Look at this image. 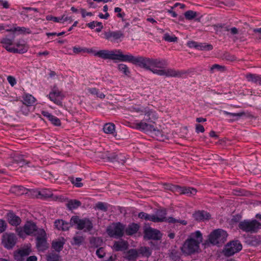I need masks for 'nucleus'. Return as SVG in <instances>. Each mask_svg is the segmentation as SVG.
<instances>
[{
  "mask_svg": "<svg viewBox=\"0 0 261 261\" xmlns=\"http://www.w3.org/2000/svg\"><path fill=\"white\" fill-rule=\"evenodd\" d=\"M123 62L132 63L156 74L157 71H162L168 64L166 60L164 59L134 56L128 53L124 54Z\"/></svg>",
  "mask_w": 261,
  "mask_h": 261,
  "instance_id": "f257e3e1",
  "label": "nucleus"
},
{
  "mask_svg": "<svg viewBox=\"0 0 261 261\" xmlns=\"http://www.w3.org/2000/svg\"><path fill=\"white\" fill-rule=\"evenodd\" d=\"M202 240V234L199 230L191 233L180 248L182 253L190 255L198 252Z\"/></svg>",
  "mask_w": 261,
  "mask_h": 261,
  "instance_id": "f03ea898",
  "label": "nucleus"
},
{
  "mask_svg": "<svg viewBox=\"0 0 261 261\" xmlns=\"http://www.w3.org/2000/svg\"><path fill=\"white\" fill-rule=\"evenodd\" d=\"M144 118L142 121H135V127L145 132H152L155 130L153 125L154 121L158 119V116L155 111L152 110L145 109L144 111Z\"/></svg>",
  "mask_w": 261,
  "mask_h": 261,
  "instance_id": "7ed1b4c3",
  "label": "nucleus"
},
{
  "mask_svg": "<svg viewBox=\"0 0 261 261\" xmlns=\"http://www.w3.org/2000/svg\"><path fill=\"white\" fill-rule=\"evenodd\" d=\"M85 53L93 55L95 57L100 58L104 60H111L123 62L124 54L121 49H114L112 50L101 49L96 51L92 48L86 47Z\"/></svg>",
  "mask_w": 261,
  "mask_h": 261,
  "instance_id": "20e7f679",
  "label": "nucleus"
},
{
  "mask_svg": "<svg viewBox=\"0 0 261 261\" xmlns=\"http://www.w3.org/2000/svg\"><path fill=\"white\" fill-rule=\"evenodd\" d=\"M70 224L71 226H75L76 229L83 230L84 232L90 231L93 228V224L89 219L86 218L80 219L76 216L71 217Z\"/></svg>",
  "mask_w": 261,
  "mask_h": 261,
  "instance_id": "39448f33",
  "label": "nucleus"
},
{
  "mask_svg": "<svg viewBox=\"0 0 261 261\" xmlns=\"http://www.w3.org/2000/svg\"><path fill=\"white\" fill-rule=\"evenodd\" d=\"M167 212L166 209L159 210L155 214L152 216V221L153 222H167L169 223L175 224L177 223H180L184 225H186L187 222L185 220H180L176 219L173 217H166Z\"/></svg>",
  "mask_w": 261,
  "mask_h": 261,
  "instance_id": "423d86ee",
  "label": "nucleus"
},
{
  "mask_svg": "<svg viewBox=\"0 0 261 261\" xmlns=\"http://www.w3.org/2000/svg\"><path fill=\"white\" fill-rule=\"evenodd\" d=\"M239 228L246 232L256 233L261 229V223L256 220H244L239 224Z\"/></svg>",
  "mask_w": 261,
  "mask_h": 261,
  "instance_id": "0eeeda50",
  "label": "nucleus"
},
{
  "mask_svg": "<svg viewBox=\"0 0 261 261\" xmlns=\"http://www.w3.org/2000/svg\"><path fill=\"white\" fill-rule=\"evenodd\" d=\"M227 237L226 231L218 229L214 230L209 236L210 242L214 245L223 244L226 241Z\"/></svg>",
  "mask_w": 261,
  "mask_h": 261,
  "instance_id": "6e6552de",
  "label": "nucleus"
},
{
  "mask_svg": "<svg viewBox=\"0 0 261 261\" xmlns=\"http://www.w3.org/2000/svg\"><path fill=\"white\" fill-rule=\"evenodd\" d=\"M39 229L35 223L29 221L25 223L23 227L17 228L16 231L19 237H23L24 234L35 236Z\"/></svg>",
  "mask_w": 261,
  "mask_h": 261,
  "instance_id": "1a4fd4ad",
  "label": "nucleus"
},
{
  "mask_svg": "<svg viewBox=\"0 0 261 261\" xmlns=\"http://www.w3.org/2000/svg\"><path fill=\"white\" fill-rule=\"evenodd\" d=\"M36 238V247L39 251L45 250L48 246L46 241V234L43 229H39L37 233L35 234Z\"/></svg>",
  "mask_w": 261,
  "mask_h": 261,
  "instance_id": "9d476101",
  "label": "nucleus"
},
{
  "mask_svg": "<svg viewBox=\"0 0 261 261\" xmlns=\"http://www.w3.org/2000/svg\"><path fill=\"white\" fill-rule=\"evenodd\" d=\"M124 230V226L120 223H117L109 226L107 232L110 237L118 238L123 236Z\"/></svg>",
  "mask_w": 261,
  "mask_h": 261,
  "instance_id": "9b49d317",
  "label": "nucleus"
},
{
  "mask_svg": "<svg viewBox=\"0 0 261 261\" xmlns=\"http://www.w3.org/2000/svg\"><path fill=\"white\" fill-rule=\"evenodd\" d=\"M242 246L239 241H233L227 244L223 252L225 256H230L241 250Z\"/></svg>",
  "mask_w": 261,
  "mask_h": 261,
  "instance_id": "f8f14e48",
  "label": "nucleus"
},
{
  "mask_svg": "<svg viewBox=\"0 0 261 261\" xmlns=\"http://www.w3.org/2000/svg\"><path fill=\"white\" fill-rule=\"evenodd\" d=\"M17 238L13 233H5L2 239V243L7 249H11L15 245Z\"/></svg>",
  "mask_w": 261,
  "mask_h": 261,
  "instance_id": "ddd939ff",
  "label": "nucleus"
},
{
  "mask_svg": "<svg viewBox=\"0 0 261 261\" xmlns=\"http://www.w3.org/2000/svg\"><path fill=\"white\" fill-rule=\"evenodd\" d=\"M38 195L40 196V198L42 199L51 198L55 201L60 202H63L65 200L64 196L54 195L49 189H43L39 191Z\"/></svg>",
  "mask_w": 261,
  "mask_h": 261,
  "instance_id": "4468645a",
  "label": "nucleus"
},
{
  "mask_svg": "<svg viewBox=\"0 0 261 261\" xmlns=\"http://www.w3.org/2000/svg\"><path fill=\"white\" fill-rule=\"evenodd\" d=\"M144 237L149 240H159L162 237V233L157 229L148 228L144 231Z\"/></svg>",
  "mask_w": 261,
  "mask_h": 261,
  "instance_id": "2eb2a0df",
  "label": "nucleus"
},
{
  "mask_svg": "<svg viewBox=\"0 0 261 261\" xmlns=\"http://www.w3.org/2000/svg\"><path fill=\"white\" fill-rule=\"evenodd\" d=\"M173 190H174L180 194H186L189 196L194 195L197 193V190L195 188L180 187L178 186H173Z\"/></svg>",
  "mask_w": 261,
  "mask_h": 261,
  "instance_id": "dca6fc26",
  "label": "nucleus"
},
{
  "mask_svg": "<svg viewBox=\"0 0 261 261\" xmlns=\"http://www.w3.org/2000/svg\"><path fill=\"white\" fill-rule=\"evenodd\" d=\"M105 38L111 41H117L124 37V34L121 31L105 32Z\"/></svg>",
  "mask_w": 261,
  "mask_h": 261,
  "instance_id": "f3484780",
  "label": "nucleus"
},
{
  "mask_svg": "<svg viewBox=\"0 0 261 261\" xmlns=\"http://www.w3.org/2000/svg\"><path fill=\"white\" fill-rule=\"evenodd\" d=\"M15 44L16 47H14V49L17 51H13V53L22 54L26 53L28 50L29 47L23 40H18Z\"/></svg>",
  "mask_w": 261,
  "mask_h": 261,
  "instance_id": "a211bd4d",
  "label": "nucleus"
},
{
  "mask_svg": "<svg viewBox=\"0 0 261 261\" xmlns=\"http://www.w3.org/2000/svg\"><path fill=\"white\" fill-rule=\"evenodd\" d=\"M156 73L158 75L166 76L167 77H176L180 75V74L178 71L170 68L165 69L164 68L162 70V71H158Z\"/></svg>",
  "mask_w": 261,
  "mask_h": 261,
  "instance_id": "6ab92c4d",
  "label": "nucleus"
},
{
  "mask_svg": "<svg viewBox=\"0 0 261 261\" xmlns=\"http://www.w3.org/2000/svg\"><path fill=\"white\" fill-rule=\"evenodd\" d=\"M29 249H22L16 251L14 253V259L17 261H24L25 257L29 255Z\"/></svg>",
  "mask_w": 261,
  "mask_h": 261,
  "instance_id": "aec40b11",
  "label": "nucleus"
},
{
  "mask_svg": "<svg viewBox=\"0 0 261 261\" xmlns=\"http://www.w3.org/2000/svg\"><path fill=\"white\" fill-rule=\"evenodd\" d=\"M214 30L216 34L219 36H222L225 34L226 32H228L229 27L225 24L218 23L213 25Z\"/></svg>",
  "mask_w": 261,
  "mask_h": 261,
  "instance_id": "412c9836",
  "label": "nucleus"
},
{
  "mask_svg": "<svg viewBox=\"0 0 261 261\" xmlns=\"http://www.w3.org/2000/svg\"><path fill=\"white\" fill-rule=\"evenodd\" d=\"M193 216L196 221H198L208 220L211 217L210 214L204 211H198L196 212L193 214Z\"/></svg>",
  "mask_w": 261,
  "mask_h": 261,
  "instance_id": "4be33fe9",
  "label": "nucleus"
},
{
  "mask_svg": "<svg viewBox=\"0 0 261 261\" xmlns=\"http://www.w3.org/2000/svg\"><path fill=\"white\" fill-rule=\"evenodd\" d=\"M7 218L9 223L12 226H17L21 223V219L13 212L8 213Z\"/></svg>",
  "mask_w": 261,
  "mask_h": 261,
  "instance_id": "5701e85b",
  "label": "nucleus"
},
{
  "mask_svg": "<svg viewBox=\"0 0 261 261\" xmlns=\"http://www.w3.org/2000/svg\"><path fill=\"white\" fill-rule=\"evenodd\" d=\"M187 45L189 47L195 48L200 50H203L204 49L211 50L213 48V46L211 45H205L202 43L198 44L197 42L195 41H189L187 43Z\"/></svg>",
  "mask_w": 261,
  "mask_h": 261,
  "instance_id": "b1692460",
  "label": "nucleus"
},
{
  "mask_svg": "<svg viewBox=\"0 0 261 261\" xmlns=\"http://www.w3.org/2000/svg\"><path fill=\"white\" fill-rule=\"evenodd\" d=\"M128 244L123 240H120L115 242L113 246V249L116 251H124L127 249Z\"/></svg>",
  "mask_w": 261,
  "mask_h": 261,
  "instance_id": "393cba45",
  "label": "nucleus"
},
{
  "mask_svg": "<svg viewBox=\"0 0 261 261\" xmlns=\"http://www.w3.org/2000/svg\"><path fill=\"white\" fill-rule=\"evenodd\" d=\"M13 41L12 39L8 38H3L1 42L2 46L10 53H12L15 51H16V50L14 49V47L10 46L13 44Z\"/></svg>",
  "mask_w": 261,
  "mask_h": 261,
  "instance_id": "a878e982",
  "label": "nucleus"
},
{
  "mask_svg": "<svg viewBox=\"0 0 261 261\" xmlns=\"http://www.w3.org/2000/svg\"><path fill=\"white\" fill-rule=\"evenodd\" d=\"M247 81L261 85V75L249 73L246 74Z\"/></svg>",
  "mask_w": 261,
  "mask_h": 261,
  "instance_id": "bb28decb",
  "label": "nucleus"
},
{
  "mask_svg": "<svg viewBox=\"0 0 261 261\" xmlns=\"http://www.w3.org/2000/svg\"><path fill=\"white\" fill-rule=\"evenodd\" d=\"M48 98L51 101L58 105H60L61 103V93L58 91L54 90L51 92L48 95Z\"/></svg>",
  "mask_w": 261,
  "mask_h": 261,
  "instance_id": "cd10ccee",
  "label": "nucleus"
},
{
  "mask_svg": "<svg viewBox=\"0 0 261 261\" xmlns=\"http://www.w3.org/2000/svg\"><path fill=\"white\" fill-rule=\"evenodd\" d=\"M64 244V239L62 238L61 240L53 241L51 247L55 251L59 252L63 249Z\"/></svg>",
  "mask_w": 261,
  "mask_h": 261,
  "instance_id": "c85d7f7f",
  "label": "nucleus"
},
{
  "mask_svg": "<svg viewBox=\"0 0 261 261\" xmlns=\"http://www.w3.org/2000/svg\"><path fill=\"white\" fill-rule=\"evenodd\" d=\"M23 103L30 107L33 106L36 102L35 98L30 94H24L22 96Z\"/></svg>",
  "mask_w": 261,
  "mask_h": 261,
  "instance_id": "c756f323",
  "label": "nucleus"
},
{
  "mask_svg": "<svg viewBox=\"0 0 261 261\" xmlns=\"http://www.w3.org/2000/svg\"><path fill=\"white\" fill-rule=\"evenodd\" d=\"M139 225L136 223H133L128 225L125 229V232L127 235H133L136 233L139 229Z\"/></svg>",
  "mask_w": 261,
  "mask_h": 261,
  "instance_id": "7c9ffc66",
  "label": "nucleus"
},
{
  "mask_svg": "<svg viewBox=\"0 0 261 261\" xmlns=\"http://www.w3.org/2000/svg\"><path fill=\"white\" fill-rule=\"evenodd\" d=\"M15 162L18 164L20 167L27 166L31 167V163L29 161H27L23 158V155H19L15 157Z\"/></svg>",
  "mask_w": 261,
  "mask_h": 261,
  "instance_id": "2f4dec72",
  "label": "nucleus"
},
{
  "mask_svg": "<svg viewBox=\"0 0 261 261\" xmlns=\"http://www.w3.org/2000/svg\"><path fill=\"white\" fill-rule=\"evenodd\" d=\"M66 205L69 210H72L79 207L81 205V202L76 199H70L68 200Z\"/></svg>",
  "mask_w": 261,
  "mask_h": 261,
  "instance_id": "473e14b6",
  "label": "nucleus"
},
{
  "mask_svg": "<svg viewBox=\"0 0 261 261\" xmlns=\"http://www.w3.org/2000/svg\"><path fill=\"white\" fill-rule=\"evenodd\" d=\"M139 254L143 256L148 257H149L151 253L152 250L149 247L142 246L140 247L138 250Z\"/></svg>",
  "mask_w": 261,
  "mask_h": 261,
  "instance_id": "72a5a7b5",
  "label": "nucleus"
},
{
  "mask_svg": "<svg viewBox=\"0 0 261 261\" xmlns=\"http://www.w3.org/2000/svg\"><path fill=\"white\" fill-rule=\"evenodd\" d=\"M139 255L138 250L132 249L127 252L126 258L128 260H133L136 259Z\"/></svg>",
  "mask_w": 261,
  "mask_h": 261,
  "instance_id": "f704fd0d",
  "label": "nucleus"
},
{
  "mask_svg": "<svg viewBox=\"0 0 261 261\" xmlns=\"http://www.w3.org/2000/svg\"><path fill=\"white\" fill-rule=\"evenodd\" d=\"M13 31L15 32H18L19 34L22 35L30 34L32 33V31L30 30V29L25 27H14L13 29Z\"/></svg>",
  "mask_w": 261,
  "mask_h": 261,
  "instance_id": "c9c22d12",
  "label": "nucleus"
},
{
  "mask_svg": "<svg viewBox=\"0 0 261 261\" xmlns=\"http://www.w3.org/2000/svg\"><path fill=\"white\" fill-rule=\"evenodd\" d=\"M87 26L91 29H93L96 27L97 28L95 31L97 32H100L103 28V25L101 22L94 21L88 23L87 24Z\"/></svg>",
  "mask_w": 261,
  "mask_h": 261,
  "instance_id": "e433bc0d",
  "label": "nucleus"
},
{
  "mask_svg": "<svg viewBox=\"0 0 261 261\" xmlns=\"http://www.w3.org/2000/svg\"><path fill=\"white\" fill-rule=\"evenodd\" d=\"M10 191L16 195H22L26 192V189L22 186H16L11 188Z\"/></svg>",
  "mask_w": 261,
  "mask_h": 261,
  "instance_id": "4c0bfd02",
  "label": "nucleus"
},
{
  "mask_svg": "<svg viewBox=\"0 0 261 261\" xmlns=\"http://www.w3.org/2000/svg\"><path fill=\"white\" fill-rule=\"evenodd\" d=\"M103 132L106 134H114L115 133V125L113 123H107L103 127Z\"/></svg>",
  "mask_w": 261,
  "mask_h": 261,
  "instance_id": "58836bf2",
  "label": "nucleus"
},
{
  "mask_svg": "<svg viewBox=\"0 0 261 261\" xmlns=\"http://www.w3.org/2000/svg\"><path fill=\"white\" fill-rule=\"evenodd\" d=\"M60 256L56 252H50L46 256L47 261H60Z\"/></svg>",
  "mask_w": 261,
  "mask_h": 261,
  "instance_id": "ea45409f",
  "label": "nucleus"
},
{
  "mask_svg": "<svg viewBox=\"0 0 261 261\" xmlns=\"http://www.w3.org/2000/svg\"><path fill=\"white\" fill-rule=\"evenodd\" d=\"M69 180L71 181L72 184L75 186L76 187L81 188L83 187V184L81 182L82 178L80 177H77L74 178L73 177H69Z\"/></svg>",
  "mask_w": 261,
  "mask_h": 261,
  "instance_id": "a19ab883",
  "label": "nucleus"
},
{
  "mask_svg": "<svg viewBox=\"0 0 261 261\" xmlns=\"http://www.w3.org/2000/svg\"><path fill=\"white\" fill-rule=\"evenodd\" d=\"M118 69L120 72H121L125 75H128L130 73V71L128 67L125 64L121 63L118 65Z\"/></svg>",
  "mask_w": 261,
  "mask_h": 261,
  "instance_id": "79ce46f5",
  "label": "nucleus"
},
{
  "mask_svg": "<svg viewBox=\"0 0 261 261\" xmlns=\"http://www.w3.org/2000/svg\"><path fill=\"white\" fill-rule=\"evenodd\" d=\"M65 222L63 220H56L55 221V226L58 230H64Z\"/></svg>",
  "mask_w": 261,
  "mask_h": 261,
  "instance_id": "37998d69",
  "label": "nucleus"
},
{
  "mask_svg": "<svg viewBox=\"0 0 261 261\" xmlns=\"http://www.w3.org/2000/svg\"><path fill=\"white\" fill-rule=\"evenodd\" d=\"M185 16L186 19L192 20L197 16V13L192 10H189L185 13Z\"/></svg>",
  "mask_w": 261,
  "mask_h": 261,
  "instance_id": "c03bdc74",
  "label": "nucleus"
},
{
  "mask_svg": "<svg viewBox=\"0 0 261 261\" xmlns=\"http://www.w3.org/2000/svg\"><path fill=\"white\" fill-rule=\"evenodd\" d=\"M46 19L48 21H53L54 22H64V20L63 16L62 17H54L51 15H47L46 16Z\"/></svg>",
  "mask_w": 261,
  "mask_h": 261,
  "instance_id": "a18cd8bd",
  "label": "nucleus"
},
{
  "mask_svg": "<svg viewBox=\"0 0 261 261\" xmlns=\"http://www.w3.org/2000/svg\"><path fill=\"white\" fill-rule=\"evenodd\" d=\"M163 39L169 42H174L177 40V38L175 36H171L168 33L164 35Z\"/></svg>",
  "mask_w": 261,
  "mask_h": 261,
  "instance_id": "49530a36",
  "label": "nucleus"
},
{
  "mask_svg": "<svg viewBox=\"0 0 261 261\" xmlns=\"http://www.w3.org/2000/svg\"><path fill=\"white\" fill-rule=\"evenodd\" d=\"M223 113L224 114H225L226 115L230 116H231L233 117H236V120L238 119V118L245 115V113L244 112L237 113H230V112H227L226 111H223Z\"/></svg>",
  "mask_w": 261,
  "mask_h": 261,
  "instance_id": "de8ad7c7",
  "label": "nucleus"
},
{
  "mask_svg": "<svg viewBox=\"0 0 261 261\" xmlns=\"http://www.w3.org/2000/svg\"><path fill=\"white\" fill-rule=\"evenodd\" d=\"M115 159L118 163L123 165L126 161V158L124 154H118L115 155Z\"/></svg>",
  "mask_w": 261,
  "mask_h": 261,
  "instance_id": "09e8293b",
  "label": "nucleus"
},
{
  "mask_svg": "<svg viewBox=\"0 0 261 261\" xmlns=\"http://www.w3.org/2000/svg\"><path fill=\"white\" fill-rule=\"evenodd\" d=\"M152 215H149L144 212H141L139 213L138 217L140 219H144L145 220H149L152 221Z\"/></svg>",
  "mask_w": 261,
  "mask_h": 261,
  "instance_id": "8fccbe9b",
  "label": "nucleus"
},
{
  "mask_svg": "<svg viewBox=\"0 0 261 261\" xmlns=\"http://www.w3.org/2000/svg\"><path fill=\"white\" fill-rule=\"evenodd\" d=\"M73 53L75 54H84L85 53L86 47H82L80 46H74L73 47Z\"/></svg>",
  "mask_w": 261,
  "mask_h": 261,
  "instance_id": "3c124183",
  "label": "nucleus"
},
{
  "mask_svg": "<svg viewBox=\"0 0 261 261\" xmlns=\"http://www.w3.org/2000/svg\"><path fill=\"white\" fill-rule=\"evenodd\" d=\"M30 106H27L24 103H22L20 107V111L24 115H27L30 112Z\"/></svg>",
  "mask_w": 261,
  "mask_h": 261,
  "instance_id": "603ef678",
  "label": "nucleus"
},
{
  "mask_svg": "<svg viewBox=\"0 0 261 261\" xmlns=\"http://www.w3.org/2000/svg\"><path fill=\"white\" fill-rule=\"evenodd\" d=\"M223 58L226 60L230 61H233L236 60V57L233 55H231L228 53H226L223 55Z\"/></svg>",
  "mask_w": 261,
  "mask_h": 261,
  "instance_id": "864d4df0",
  "label": "nucleus"
},
{
  "mask_svg": "<svg viewBox=\"0 0 261 261\" xmlns=\"http://www.w3.org/2000/svg\"><path fill=\"white\" fill-rule=\"evenodd\" d=\"M114 12L115 13H117V16L119 18H123L125 16V13L123 12H122L121 8L119 7H116L114 8Z\"/></svg>",
  "mask_w": 261,
  "mask_h": 261,
  "instance_id": "5fc2aeb1",
  "label": "nucleus"
},
{
  "mask_svg": "<svg viewBox=\"0 0 261 261\" xmlns=\"http://www.w3.org/2000/svg\"><path fill=\"white\" fill-rule=\"evenodd\" d=\"M225 69L224 66H221L218 64H214L211 68V71L213 72L214 70L216 69L219 71H223Z\"/></svg>",
  "mask_w": 261,
  "mask_h": 261,
  "instance_id": "6e6d98bb",
  "label": "nucleus"
},
{
  "mask_svg": "<svg viewBox=\"0 0 261 261\" xmlns=\"http://www.w3.org/2000/svg\"><path fill=\"white\" fill-rule=\"evenodd\" d=\"M84 238L81 236H77L73 238V244L79 245L83 241Z\"/></svg>",
  "mask_w": 261,
  "mask_h": 261,
  "instance_id": "4d7b16f0",
  "label": "nucleus"
},
{
  "mask_svg": "<svg viewBox=\"0 0 261 261\" xmlns=\"http://www.w3.org/2000/svg\"><path fill=\"white\" fill-rule=\"evenodd\" d=\"M49 121H50L51 123L55 125L59 126L60 125V119L53 115L49 119Z\"/></svg>",
  "mask_w": 261,
  "mask_h": 261,
  "instance_id": "13d9d810",
  "label": "nucleus"
},
{
  "mask_svg": "<svg viewBox=\"0 0 261 261\" xmlns=\"http://www.w3.org/2000/svg\"><path fill=\"white\" fill-rule=\"evenodd\" d=\"M96 206L98 210H103L105 211H106L107 210V207L106 206V204L101 202H98L96 204Z\"/></svg>",
  "mask_w": 261,
  "mask_h": 261,
  "instance_id": "bf43d9fd",
  "label": "nucleus"
},
{
  "mask_svg": "<svg viewBox=\"0 0 261 261\" xmlns=\"http://www.w3.org/2000/svg\"><path fill=\"white\" fill-rule=\"evenodd\" d=\"M7 228V224L5 221L0 219V233L4 232Z\"/></svg>",
  "mask_w": 261,
  "mask_h": 261,
  "instance_id": "052dcab7",
  "label": "nucleus"
},
{
  "mask_svg": "<svg viewBox=\"0 0 261 261\" xmlns=\"http://www.w3.org/2000/svg\"><path fill=\"white\" fill-rule=\"evenodd\" d=\"M7 81L11 86H14L16 84V81L15 77L12 76H8Z\"/></svg>",
  "mask_w": 261,
  "mask_h": 261,
  "instance_id": "680f3d73",
  "label": "nucleus"
},
{
  "mask_svg": "<svg viewBox=\"0 0 261 261\" xmlns=\"http://www.w3.org/2000/svg\"><path fill=\"white\" fill-rule=\"evenodd\" d=\"M255 33V37L257 39L261 40V28L256 29L254 30Z\"/></svg>",
  "mask_w": 261,
  "mask_h": 261,
  "instance_id": "e2e57ef3",
  "label": "nucleus"
},
{
  "mask_svg": "<svg viewBox=\"0 0 261 261\" xmlns=\"http://www.w3.org/2000/svg\"><path fill=\"white\" fill-rule=\"evenodd\" d=\"M80 11L83 18L86 17L87 16H91L93 15L91 12H87L84 9H81Z\"/></svg>",
  "mask_w": 261,
  "mask_h": 261,
  "instance_id": "0e129e2a",
  "label": "nucleus"
},
{
  "mask_svg": "<svg viewBox=\"0 0 261 261\" xmlns=\"http://www.w3.org/2000/svg\"><path fill=\"white\" fill-rule=\"evenodd\" d=\"M204 132V128L202 125L199 124H197L196 125V132L197 133H203Z\"/></svg>",
  "mask_w": 261,
  "mask_h": 261,
  "instance_id": "69168bd1",
  "label": "nucleus"
},
{
  "mask_svg": "<svg viewBox=\"0 0 261 261\" xmlns=\"http://www.w3.org/2000/svg\"><path fill=\"white\" fill-rule=\"evenodd\" d=\"M96 253L99 258H102L105 254L103 249L102 248L98 249L96 250Z\"/></svg>",
  "mask_w": 261,
  "mask_h": 261,
  "instance_id": "338daca9",
  "label": "nucleus"
},
{
  "mask_svg": "<svg viewBox=\"0 0 261 261\" xmlns=\"http://www.w3.org/2000/svg\"><path fill=\"white\" fill-rule=\"evenodd\" d=\"M87 2L90 8L96 9L97 7V5L94 3V1L92 2L91 0H87Z\"/></svg>",
  "mask_w": 261,
  "mask_h": 261,
  "instance_id": "774afa93",
  "label": "nucleus"
}]
</instances>
